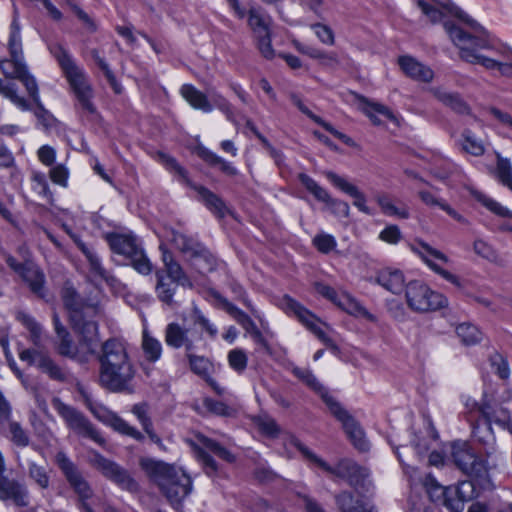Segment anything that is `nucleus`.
Here are the masks:
<instances>
[{
  "mask_svg": "<svg viewBox=\"0 0 512 512\" xmlns=\"http://www.w3.org/2000/svg\"><path fill=\"white\" fill-rule=\"evenodd\" d=\"M471 23L474 34L458 28L450 30L454 44L460 50V58L487 70L497 69L504 74L505 68L512 67V50L498 43L479 23Z\"/></svg>",
  "mask_w": 512,
  "mask_h": 512,
  "instance_id": "nucleus-1",
  "label": "nucleus"
},
{
  "mask_svg": "<svg viewBox=\"0 0 512 512\" xmlns=\"http://www.w3.org/2000/svg\"><path fill=\"white\" fill-rule=\"evenodd\" d=\"M98 362V383L102 388L112 393H133L137 367L124 341L110 338L103 342Z\"/></svg>",
  "mask_w": 512,
  "mask_h": 512,
  "instance_id": "nucleus-2",
  "label": "nucleus"
},
{
  "mask_svg": "<svg viewBox=\"0 0 512 512\" xmlns=\"http://www.w3.org/2000/svg\"><path fill=\"white\" fill-rule=\"evenodd\" d=\"M141 467L171 507L177 512H182L183 501L193 491L191 477L182 468L163 461L144 459L141 461Z\"/></svg>",
  "mask_w": 512,
  "mask_h": 512,
  "instance_id": "nucleus-3",
  "label": "nucleus"
},
{
  "mask_svg": "<svg viewBox=\"0 0 512 512\" xmlns=\"http://www.w3.org/2000/svg\"><path fill=\"white\" fill-rule=\"evenodd\" d=\"M295 445L308 461L329 474L345 479L361 497L372 494L373 484L370 480V472L367 468L359 466L356 462L349 459L340 460L332 467L303 444L297 442Z\"/></svg>",
  "mask_w": 512,
  "mask_h": 512,
  "instance_id": "nucleus-4",
  "label": "nucleus"
},
{
  "mask_svg": "<svg viewBox=\"0 0 512 512\" xmlns=\"http://www.w3.org/2000/svg\"><path fill=\"white\" fill-rule=\"evenodd\" d=\"M49 51L58 62L81 107L89 113H94L95 107L91 101L93 89L85 70L76 64L73 57L61 44H50Z\"/></svg>",
  "mask_w": 512,
  "mask_h": 512,
  "instance_id": "nucleus-5",
  "label": "nucleus"
},
{
  "mask_svg": "<svg viewBox=\"0 0 512 512\" xmlns=\"http://www.w3.org/2000/svg\"><path fill=\"white\" fill-rule=\"evenodd\" d=\"M195 326L201 327L211 338H215L218 334L217 327L196 308L193 314V326H183L178 322L167 324L164 330L166 345L173 349L184 348L185 354L194 351L195 341L202 339L201 333L196 331Z\"/></svg>",
  "mask_w": 512,
  "mask_h": 512,
  "instance_id": "nucleus-6",
  "label": "nucleus"
},
{
  "mask_svg": "<svg viewBox=\"0 0 512 512\" xmlns=\"http://www.w3.org/2000/svg\"><path fill=\"white\" fill-rule=\"evenodd\" d=\"M418 7L422 13L426 15L432 23L443 22L444 28L451 40V29H461L469 34H474L472 23H477L471 19L466 13L453 4H443L441 7L429 4L423 0L417 1ZM454 43V41H452Z\"/></svg>",
  "mask_w": 512,
  "mask_h": 512,
  "instance_id": "nucleus-7",
  "label": "nucleus"
},
{
  "mask_svg": "<svg viewBox=\"0 0 512 512\" xmlns=\"http://www.w3.org/2000/svg\"><path fill=\"white\" fill-rule=\"evenodd\" d=\"M96 313L95 307H87L70 315L72 328L79 337V361H84L85 355L95 352L98 342V323L94 320Z\"/></svg>",
  "mask_w": 512,
  "mask_h": 512,
  "instance_id": "nucleus-8",
  "label": "nucleus"
},
{
  "mask_svg": "<svg viewBox=\"0 0 512 512\" xmlns=\"http://www.w3.org/2000/svg\"><path fill=\"white\" fill-rule=\"evenodd\" d=\"M106 240L111 250L128 258L137 272L143 275L151 273L152 263L138 244L135 236L132 234L110 233L107 234Z\"/></svg>",
  "mask_w": 512,
  "mask_h": 512,
  "instance_id": "nucleus-9",
  "label": "nucleus"
},
{
  "mask_svg": "<svg viewBox=\"0 0 512 512\" xmlns=\"http://www.w3.org/2000/svg\"><path fill=\"white\" fill-rule=\"evenodd\" d=\"M405 298L409 308L416 312L435 311L448 304L443 294L433 291L428 285L418 280L406 285Z\"/></svg>",
  "mask_w": 512,
  "mask_h": 512,
  "instance_id": "nucleus-10",
  "label": "nucleus"
},
{
  "mask_svg": "<svg viewBox=\"0 0 512 512\" xmlns=\"http://www.w3.org/2000/svg\"><path fill=\"white\" fill-rule=\"evenodd\" d=\"M89 463L105 478L115 483L122 490L131 493L139 491V484L130 473L116 462L105 458L97 451H91Z\"/></svg>",
  "mask_w": 512,
  "mask_h": 512,
  "instance_id": "nucleus-11",
  "label": "nucleus"
},
{
  "mask_svg": "<svg viewBox=\"0 0 512 512\" xmlns=\"http://www.w3.org/2000/svg\"><path fill=\"white\" fill-rule=\"evenodd\" d=\"M8 50L10 58L0 60V69L6 77L17 79L27 66L24 62L21 27L16 13L10 26Z\"/></svg>",
  "mask_w": 512,
  "mask_h": 512,
  "instance_id": "nucleus-12",
  "label": "nucleus"
},
{
  "mask_svg": "<svg viewBox=\"0 0 512 512\" xmlns=\"http://www.w3.org/2000/svg\"><path fill=\"white\" fill-rule=\"evenodd\" d=\"M52 405L70 429L99 445L105 444V439L80 411L63 403L59 398H53Z\"/></svg>",
  "mask_w": 512,
  "mask_h": 512,
  "instance_id": "nucleus-13",
  "label": "nucleus"
},
{
  "mask_svg": "<svg viewBox=\"0 0 512 512\" xmlns=\"http://www.w3.org/2000/svg\"><path fill=\"white\" fill-rule=\"evenodd\" d=\"M281 309L288 315L295 316L308 330H310L325 345L332 344L331 338L321 328V321L292 297L285 295L280 302Z\"/></svg>",
  "mask_w": 512,
  "mask_h": 512,
  "instance_id": "nucleus-14",
  "label": "nucleus"
},
{
  "mask_svg": "<svg viewBox=\"0 0 512 512\" xmlns=\"http://www.w3.org/2000/svg\"><path fill=\"white\" fill-rule=\"evenodd\" d=\"M55 461L64 474L67 482L73 488L75 493L82 501L90 499L93 495V490L88 481L83 477L77 466L70 460V458L62 451L58 452ZM82 507L87 512H92L91 508L82 502Z\"/></svg>",
  "mask_w": 512,
  "mask_h": 512,
  "instance_id": "nucleus-15",
  "label": "nucleus"
},
{
  "mask_svg": "<svg viewBox=\"0 0 512 512\" xmlns=\"http://www.w3.org/2000/svg\"><path fill=\"white\" fill-rule=\"evenodd\" d=\"M426 486H431L435 490H441L443 495V504L451 512H462L465 502L472 500L474 495V485L471 481H463L455 488H442L435 483L434 479L429 475L426 477Z\"/></svg>",
  "mask_w": 512,
  "mask_h": 512,
  "instance_id": "nucleus-16",
  "label": "nucleus"
},
{
  "mask_svg": "<svg viewBox=\"0 0 512 512\" xmlns=\"http://www.w3.org/2000/svg\"><path fill=\"white\" fill-rule=\"evenodd\" d=\"M452 458L456 466L469 476L481 478L488 472L485 462L479 459L465 442L452 445Z\"/></svg>",
  "mask_w": 512,
  "mask_h": 512,
  "instance_id": "nucleus-17",
  "label": "nucleus"
},
{
  "mask_svg": "<svg viewBox=\"0 0 512 512\" xmlns=\"http://www.w3.org/2000/svg\"><path fill=\"white\" fill-rule=\"evenodd\" d=\"M411 250L418 255L426 265L432 269L435 273L440 275L443 279L455 285L458 288L462 287V283L458 276L452 274L451 272L441 268L435 262H433L430 257L441 260L445 263L449 261L448 257L442 253L441 251L433 248L428 243L417 240L414 244L410 245Z\"/></svg>",
  "mask_w": 512,
  "mask_h": 512,
  "instance_id": "nucleus-18",
  "label": "nucleus"
},
{
  "mask_svg": "<svg viewBox=\"0 0 512 512\" xmlns=\"http://www.w3.org/2000/svg\"><path fill=\"white\" fill-rule=\"evenodd\" d=\"M329 410L342 423L343 429L355 448L360 451H367L369 443L365 438L364 431L354 417L339 402L333 404Z\"/></svg>",
  "mask_w": 512,
  "mask_h": 512,
  "instance_id": "nucleus-19",
  "label": "nucleus"
},
{
  "mask_svg": "<svg viewBox=\"0 0 512 512\" xmlns=\"http://www.w3.org/2000/svg\"><path fill=\"white\" fill-rule=\"evenodd\" d=\"M298 179L318 201L325 203L332 213L340 217L349 216L350 208L347 202L332 198L326 189L305 173L299 174Z\"/></svg>",
  "mask_w": 512,
  "mask_h": 512,
  "instance_id": "nucleus-20",
  "label": "nucleus"
},
{
  "mask_svg": "<svg viewBox=\"0 0 512 512\" xmlns=\"http://www.w3.org/2000/svg\"><path fill=\"white\" fill-rule=\"evenodd\" d=\"M171 242L190 260L204 259L205 261H208L210 258V254L206 247L191 236L172 230Z\"/></svg>",
  "mask_w": 512,
  "mask_h": 512,
  "instance_id": "nucleus-21",
  "label": "nucleus"
},
{
  "mask_svg": "<svg viewBox=\"0 0 512 512\" xmlns=\"http://www.w3.org/2000/svg\"><path fill=\"white\" fill-rule=\"evenodd\" d=\"M0 500L12 501L18 507H26L29 505V492L19 481L0 476Z\"/></svg>",
  "mask_w": 512,
  "mask_h": 512,
  "instance_id": "nucleus-22",
  "label": "nucleus"
},
{
  "mask_svg": "<svg viewBox=\"0 0 512 512\" xmlns=\"http://www.w3.org/2000/svg\"><path fill=\"white\" fill-rule=\"evenodd\" d=\"M323 175L330 181V183L341 190L343 193L352 197L353 205L365 214H371L369 207L366 205L365 195L358 189L357 186L350 183L346 178L339 176L332 171H324Z\"/></svg>",
  "mask_w": 512,
  "mask_h": 512,
  "instance_id": "nucleus-23",
  "label": "nucleus"
},
{
  "mask_svg": "<svg viewBox=\"0 0 512 512\" xmlns=\"http://www.w3.org/2000/svg\"><path fill=\"white\" fill-rule=\"evenodd\" d=\"M189 367L193 373L203 378L218 394L223 393V389L219 387L217 382L211 378L214 366L212 362L205 356L197 355L194 351L185 354Z\"/></svg>",
  "mask_w": 512,
  "mask_h": 512,
  "instance_id": "nucleus-24",
  "label": "nucleus"
},
{
  "mask_svg": "<svg viewBox=\"0 0 512 512\" xmlns=\"http://www.w3.org/2000/svg\"><path fill=\"white\" fill-rule=\"evenodd\" d=\"M292 373L306 386H308L311 390L318 394L323 400V402L327 405L328 409H330L333 406V404L338 402L329 393V391L319 382V380L316 378V376L310 369L294 367L292 369Z\"/></svg>",
  "mask_w": 512,
  "mask_h": 512,
  "instance_id": "nucleus-25",
  "label": "nucleus"
},
{
  "mask_svg": "<svg viewBox=\"0 0 512 512\" xmlns=\"http://www.w3.org/2000/svg\"><path fill=\"white\" fill-rule=\"evenodd\" d=\"M398 62L403 72L416 81L430 82L433 79L432 69L413 57L402 56Z\"/></svg>",
  "mask_w": 512,
  "mask_h": 512,
  "instance_id": "nucleus-26",
  "label": "nucleus"
},
{
  "mask_svg": "<svg viewBox=\"0 0 512 512\" xmlns=\"http://www.w3.org/2000/svg\"><path fill=\"white\" fill-rule=\"evenodd\" d=\"M78 246L89 263L90 273L97 279L103 280L108 284H113L116 279L103 267L98 254L81 240H79Z\"/></svg>",
  "mask_w": 512,
  "mask_h": 512,
  "instance_id": "nucleus-27",
  "label": "nucleus"
},
{
  "mask_svg": "<svg viewBox=\"0 0 512 512\" xmlns=\"http://www.w3.org/2000/svg\"><path fill=\"white\" fill-rule=\"evenodd\" d=\"M20 275L35 295L39 298L46 296L45 275L39 267L33 264H26Z\"/></svg>",
  "mask_w": 512,
  "mask_h": 512,
  "instance_id": "nucleus-28",
  "label": "nucleus"
},
{
  "mask_svg": "<svg viewBox=\"0 0 512 512\" xmlns=\"http://www.w3.org/2000/svg\"><path fill=\"white\" fill-rule=\"evenodd\" d=\"M376 282L393 294H399L405 284L404 275L397 269H382L376 276Z\"/></svg>",
  "mask_w": 512,
  "mask_h": 512,
  "instance_id": "nucleus-29",
  "label": "nucleus"
},
{
  "mask_svg": "<svg viewBox=\"0 0 512 512\" xmlns=\"http://www.w3.org/2000/svg\"><path fill=\"white\" fill-rule=\"evenodd\" d=\"M159 249L161 251V260L165 268V270H163L165 272V276L176 281V283H180L181 285L188 282V278L183 268L175 260L173 254L164 245H160Z\"/></svg>",
  "mask_w": 512,
  "mask_h": 512,
  "instance_id": "nucleus-30",
  "label": "nucleus"
},
{
  "mask_svg": "<svg viewBox=\"0 0 512 512\" xmlns=\"http://www.w3.org/2000/svg\"><path fill=\"white\" fill-rule=\"evenodd\" d=\"M182 97L194 108L209 113L213 110L207 96L191 84H184L180 88Z\"/></svg>",
  "mask_w": 512,
  "mask_h": 512,
  "instance_id": "nucleus-31",
  "label": "nucleus"
},
{
  "mask_svg": "<svg viewBox=\"0 0 512 512\" xmlns=\"http://www.w3.org/2000/svg\"><path fill=\"white\" fill-rule=\"evenodd\" d=\"M335 501L340 512H377L373 506L361 499H356L349 491H343L335 496Z\"/></svg>",
  "mask_w": 512,
  "mask_h": 512,
  "instance_id": "nucleus-32",
  "label": "nucleus"
},
{
  "mask_svg": "<svg viewBox=\"0 0 512 512\" xmlns=\"http://www.w3.org/2000/svg\"><path fill=\"white\" fill-rule=\"evenodd\" d=\"M433 95L445 106L458 114H469L470 108L458 93L449 92L441 88H433Z\"/></svg>",
  "mask_w": 512,
  "mask_h": 512,
  "instance_id": "nucleus-33",
  "label": "nucleus"
},
{
  "mask_svg": "<svg viewBox=\"0 0 512 512\" xmlns=\"http://www.w3.org/2000/svg\"><path fill=\"white\" fill-rule=\"evenodd\" d=\"M271 22V17L267 14H264L260 8L251 7L248 10L247 24L253 32L254 37L272 32Z\"/></svg>",
  "mask_w": 512,
  "mask_h": 512,
  "instance_id": "nucleus-34",
  "label": "nucleus"
},
{
  "mask_svg": "<svg viewBox=\"0 0 512 512\" xmlns=\"http://www.w3.org/2000/svg\"><path fill=\"white\" fill-rule=\"evenodd\" d=\"M155 276L157 279L155 290L158 299L167 305H172L173 297L179 283L166 277L163 270H157Z\"/></svg>",
  "mask_w": 512,
  "mask_h": 512,
  "instance_id": "nucleus-35",
  "label": "nucleus"
},
{
  "mask_svg": "<svg viewBox=\"0 0 512 512\" xmlns=\"http://www.w3.org/2000/svg\"><path fill=\"white\" fill-rule=\"evenodd\" d=\"M38 360L37 368L51 380L61 383L68 380V371L57 364L49 354L44 353L43 357H40Z\"/></svg>",
  "mask_w": 512,
  "mask_h": 512,
  "instance_id": "nucleus-36",
  "label": "nucleus"
},
{
  "mask_svg": "<svg viewBox=\"0 0 512 512\" xmlns=\"http://www.w3.org/2000/svg\"><path fill=\"white\" fill-rule=\"evenodd\" d=\"M198 156L210 166H219L222 173L227 176L238 175V169L232 165V163L226 161L216 153L212 152L206 147H198Z\"/></svg>",
  "mask_w": 512,
  "mask_h": 512,
  "instance_id": "nucleus-37",
  "label": "nucleus"
},
{
  "mask_svg": "<svg viewBox=\"0 0 512 512\" xmlns=\"http://www.w3.org/2000/svg\"><path fill=\"white\" fill-rule=\"evenodd\" d=\"M481 414L483 417V425L486 430H490L493 423L499 425L503 429H510L512 426L510 414L505 408H498L492 413H489L482 408Z\"/></svg>",
  "mask_w": 512,
  "mask_h": 512,
  "instance_id": "nucleus-38",
  "label": "nucleus"
},
{
  "mask_svg": "<svg viewBox=\"0 0 512 512\" xmlns=\"http://www.w3.org/2000/svg\"><path fill=\"white\" fill-rule=\"evenodd\" d=\"M198 193L206 207L219 217L225 215V204L220 197L204 186H192Z\"/></svg>",
  "mask_w": 512,
  "mask_h": 512,
  "instance_id": "nucleus-39",
  "label": "nucleus"
},
{
  "mask_svg": "<svg viewBox=\"0 0 512 512\" xmlns=\"http://www.w3.org/2000/svg\"><path fill=\"white\" fill-rule=\"evenodd\" d=\"M141 347L146 360L149 362H156L160 359L163 350L162 344L149 333L147 328H144L142 332Z\"/></svg>",
  "mask_w": 512,
  "mask_h": 512,
  "instance_id": "nucleus-40",
  "label": "nucleus"
},
{
  "mask_svg": "<svg viewBox=\"0 0 512 512\" xmlns=\"http://www.w3.org/2000/svg\"><path fill=\"white\" fill-rule=\"evenodd\" d=\"M360 100L363 103V112L370 118L373 124H381V120L379 119L378 115H382L389 120L395 119L393 112L387 106L380 103L371 102L364 97H360Z\"/></svg>",
  "mask_w": 512,
  "mask_h": 512,
  "instance_id": "nucleus-41",
  "label": "nucleus"
},
{
  "mask_svg": "<svg viewBox=\"0 0 512 512\" xmlns=\"http://www.w3.org/2000/svg\"><path fill=\"white\" fill-rule=\"evenodd\" d=\"M419 198L422 200L423 203H425L428 206H438L443 211H445L449 216H451L456 221L467 224L468 220L463 217L461 214H459L455 209H453L450 205H448L446 202L442 201L441 199L437 198L434 194H432L429 191L421 190L418 192Z\"/></svg>",
  "mask_w": 512,
  "mask_h": 512,
  "instance_id": "nucleus-42",
  "label": "nucleus"
},
{
  "mask_svg": "<svg viewBox=\"0 0 512 512\" xmlns=\"http://www.w3.org/2000/svg\"><path fill=\"white\" fill-rule=\"evenodd\" d=\"M61 297L64 306L69 310L70 315L76 311H84L88 306H85L82 302L80 295L71 283L66 282L61 290Z\"/></svg>",
  "mask_w": 512,
  "mask_h": 512,
  "instance_id": "nucleus-43",
  "label": "nucleus"
},
{
  "mask_svg": "<svg viewBox=\"0 0 512 512\" xmlns=\"http://www.w3.org/2000/svg\"><path fill=\"white\" fill-rule=\"evenodd\" d=\"M336 305L351 315L363 316L369 320H373V316L365 307L349 294L340 295Z\"/></svg>",
  "mask_w": 512,
  "mask_h": 512,
  "instance_id": "nucleus-44",
  "label": "nucleus"
},
{
  "mask_svg": "<svg viewBox=\"0 0 512 512\" xmlns=\"http://www.w3.org/2000/svg\"><path fill=\"white\" fill-rule=\"evenodd\" d=\"M376 201L382 212L387 216H394L399 219H408L410 217L409 209L405 205L397 207L387 195H378Z\"/></svg>",
  "mask_w": 512,
  "mask_h": 512,
  "instance_id": "nucleus-45",
  "label": "nucleus"
},
{
  "mask_svg": "<svg viewBox=\"0 0 512 512\" xmlns=\"http://www.w3.org/2000/svg\"><path fill=\"white\" fill-rule=\"evenodd\" d=\"M108 423L115 431L123 435H127L137 441L144 440V435L139 430L114 413L109 414Z\"/></svg>",
  "mask_w": 512,
  "mask_h": 512,
  "instance_id": "nucleus-46",
  "label": "nucleus"
},
{
  "mask_svg": "<svg viewBox=\"0 0 512 512\" xmlns=\"http://www.w3.org/2000/svg\"><path fill=\"white\" fill-rule=\"evenodd\" d=\"M456 334L464 345L470 346L479 343L482 332L473 324L461 323L456 327Z\"/></svg>",
  "mask_w": 512,
  "mask_h": 512,
  "instance_id": "nucleus-47",
  "label": "nucleus"
},
{
  "mask_svg": "<svg viewBox=\"0 0 512 512\" xmlns=\"http://www.w3.org/2000/svg\"><path fill=\"white\" fill-rule=\"evenodd\" d=\"M290 99H291L292 103L295 106H297L298 109L302 113L307 115L310 119H312L317 124L321 125L325 130H327L328 132H330L331 134H333L334 136H336L339 139L344 138V134H342L341 132H339L336 129H334L331 124L325 122L322 118H320V117L316 116L315 114H313L312 111L309 110V108L302 102V100L297 95L292 94L290 96Z\"/></svg>",
  "mask_w": 512,
  "mask_h": 512,
  "instance_id": "nucleus-48",
  "label": "nucleus"
},
{
  "mask_svg": "<svg viewBox=\"0 0 512 512\" xmlns=\"http://www.w3.org/2000/svg\"><path fill=\"white\" fill-rule=\"evenodd\" d=\"M197 440L201 445H203L204 448L210 450L226 462L232 463L235 461V456L217 441L201 434L197 435Z\"/></svg>",
  "mask_w": 512,
  "mask_h": 512,
  "instance_id": "nucleus-49",
  "label": "nucleus"
},
{
  "mask_svg": "<svg viewBox=\"0 0 512 512\" xmlns=\"http://www.w3.org/2000/svg\"><path fill=\"white\" fill-rule=\"evenodd\" d=\"M91 57L96 62L98 67L103 71L107 81L109 82L111 88L115 93L120 94L122 92V86L116 80V77L112 70L110 69L109 64L105 61L103 57L100 56V53L97 49H92L90 51Z\"/></svg>",
  "mask_w": 512,
  "mask_h": 512,
  "instance_id": "nucleus-50",
  "label": "nucleus"
},
{
  "mask_svg": "<svg viewBox=\"0 0 512 512\" xmlns=\"http://www.w3.org/2000/svg\"><path fill=\"white\" fill-rule=\"evenodd\" d=\"M0 94L8 98L19 109L23 111L29 109L27 100L17 94V87L14 83H6L0 78Z\"/></svg>",
  "mask_w": 512,
  "mask_h": 512,
  "instance_id": "nucleus-51",
  "label": "nucleus"
},
{
  "mask_svg": "<svg viewBox=\"0 0 512 512\" xmlns=\"http://www.w3.org/2000/svg\"><path fill=\"white\" fill-rule=\"evenodd\" d=\"M473 196L478 202H480L492 213L500 217H512V212L508 208L504 207L499 202L485 195L484 193L477 191L473 193Z\"/></svg>",
  "mask_w": 512,
  "mask_h": 512,
  "instance_id": "nucleus-52",
  "label": "nucleus"
},
{
  "mask_svg": "<svg viewBox=\"0 0 512 512\" xmlns=\"http://www.w3.org/2000/svg\"><path fill=\"white\" fill-rule=\"evenodd\" d=\"M59 340L57 351L61 356L76 359L79 355L77 346L73 343V340L68 331L63 334L57 335Z\"/></svg>",
  "mask_w": 512,
  "mask_h": 512,
  "instance_id": "nucleus-53",
  "label": "nucleus"
},
{
  "mask_svg": "<svg viewBox=\"0 0 512 512\" xmlns=\"http://www.w3.org/2000/svg\"><path fill=\"white\" fill-rule=\"evenodd\" d=\"M16 319L30 331L33 343L38 345L42 334L40 324L31 315L23 311L17 313Z\"/></svg>",
  "mask_w": 512,
  "mask_h": 512,
  "instance_id": "nucleus-54",
  "label": "nucleus"
},
{
  "mask_svg": "<svg viewBox=\"0 0 512 512\" xmlns=\"http://www.w3.org/2000/svg\"><path fill=\"white\" fill-rule=\"evenodd\" d=\"M496 174L501 184L512 191V165L509 159L498 156Z\"/></svg>",
  "mask_w": 512,
  "mask_h": 512,
  "instance_id": "nucleus-55",
  "label": "nucleus"
},
{
  "mask_svg": "<svg viewBox=\"0 0 512 512\" xmlns=\"http://www.w3.org/2000/svg\"><path fill=\"white\" fill-rule=\"evenodd\" d=\"M462 148L473 156H481L485 152L483 143L470 130L463 132Z\"/></svg>",
  "mask_w": 512,
  "mask_h": 512,
  "instance_id": "nucleus-56",
  "label": "nucleus"
},
{
  "mask_svg": "<svg viewBox=\"0 0 512 512\" xmlns=\"http://www.w3.org/2000/svg\"><path fill=\"white\" fill-rule=\"evenodd\" d=\"M29 477L42 489H47L50 484V477L45 467L30 462L28 465Z\"/></svg>",
  "mask_w": 512,
  "mask_h": 512,
  "instance_id": "nucleus-57",
  "label": "nucleus"
},
{
  "mask_svg": "<svg viewBox=\"0 0 512 512\" xmlns=\"http://www.w3.org/2000/svg\"><path fill=\"white\" fill-rule=\"evenodd\" d=\"M17 79L24 84V86L27 89V92L29 93L33 101L36 103V105L39 108H43L40 102L36 79L28 72L27 67L24 69V72L21 73V75Z\"/></svg>",
  "mask_w": 512,
  "mask_h": 512,
  "instance_id": "nucleus-58",
  "label": "nucleus"
},
{
  "mask_svg": "<svg viewBox=\"0 0 512 512\" xmlns=\"http://www.w3.org/2000/svg\"><path fill=\"white\" fill-rule=\"evenodd\" d=\"M257 48L261 55L271 60L275 56V50L272 47V32L255 36Z\"/></svg>",
  "mask_w": 512,
  "mask_h": 512,
  "instance_id": "nucleus-59",
  "label": "nucleus"
},
{
  "mask_svg": "<svg viewBox=\"0 0 512 512\" xmlns=\"http://www.w3.org/2000/svg\"><path fill=\"white\" fill-rule=\"evenodd\" d=\"M9 432L11 434V441L18 447H26L29 445L30 439L27 432L22 428L18 422L9 423Z\"/></svg>",
  "mask_w": 512,
  "mask_h": 512,
  "instance_id": "nucleus-60",
  "label": "nucleus"
},
{
  "mask_svg": "<svg viewBox=\"0 0 512 512\" xmlns=\"http://www.w3.org/2000/svg\"><path fill=\"white\" fill-rule=\"evenodd\" d=\"M195 451L205 473L210 477L215 476L219 469L217 462L203 448L195 446Z\"/></svg>",
  "mask_w": 512,
  "mask_h": 512,
  "instance_id": "nucleus-61",
  "label": "nucleus"
},
{
  "mask_svg": "<svg viewBox=\"0 0 512 512\" xmlns=\"http://www.w3.org/2000/svg\"><path fill=\"white\" fill-rule=\"evenodd\" d=\"M228 362L230 367L238 373L243 372L248 363V358L244 350L233 349L228 353Z\"/></svg>",
  "mask_w": 512,
  "mask_h": 512,
  "instance_id": "nucleus-62",
  "label": "nucleus"
},
{
  "mask_svg": "<svg viewBox=\"0 0 512 512\" xmlns=\"http://www.w3.org/2000/svg\"><path fill=\"white\" fill-rule=\"evenodd\" d=\"M473 250L477 255L490 262H497L499 258L494 248L482 239H477L474 241Z\"/></svg>",
  "mask_w": 512,
  "mask_h": 512,
  "instance_id": "nucleus-63",
  "label": "nucleus"
},
{
  "mask_svg": "<svg viewBox=\"0 0 512 512\" xmlns=\"http://www.w3.org/2000/svg\"><path fill=\"white\" fill-rule=\"evenodd\" d=\"M313 244L319 252L328 254L336 248L337 242L332 235L320 233L313 238Z\"/></svg>",
  "mask_w": 512,
  "mask_h": 512,
  "instance_id": "nucleus-64",
  "label": "nucleus"
}]
</instances>
